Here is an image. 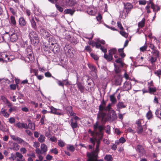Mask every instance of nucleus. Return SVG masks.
<instances>
[{
    "label": "nucleus",
    "instance_id": "f257e3e1",
    "mask_svg": "<svg viewBox=\"0 0 161 161\" xmlns=\"http://www.w3.org/2000/svg\"><path fill=\"white\" fill-rule=\"evenodd\" d=\"M90 141L93 144V146H94L95 144V142H97V144L96 145V148L95 150L93 151L92 153H90L94 157H96L98 155V153L99 152V147L100 144V141L97 140L96 138L94 136L93 138L90 139Z\"/></svg>",
    "mask_w": 161,
    "mask_h": 161
},
{
    "label": "nucleus",
    "instance_id": "f03ea898",
    "mask_svg": "<svg viewBox=\"0 0 161 161\" xmlns=\"http://www.w3.org/2000/svg\"><path fill=\"white\" fill-rule=\"evenodd\" d=\"M152 55L150 56L149 61L151 64H153L159 57V52L157 50H153L152 52Z\"/></svg>",
    "mask_w": 161,
    "mask_h": 161
},
{
    "label": "nucleus",
    "instance_id": "7ed1b4c3",
    "mask_svg": "<svg viewBox=\"0 0 161 161\" xmlns=\"http://www.w3.org/2000/svg\"><path fill=\"white\" fill-rule=\"evenodd\" d=\"M40 32L42 36L45 38H47L51 36H52L50 34L42 27H41Z\"/></svg>",
    "mask_w": 161,
    "mask_h": 161
},
{
    "label": "nucleus",
    "instance_id": "20e7f679",
    "mask_svg": "<svg viewBox=\"0 0 161 161\" xmlns=\"http://www.w3.org/2000/svg\"><path fill=\"white\" fill-rule=\"evenodd\" d=\"M107 118L108 120L111 121H113L117 118V115L114 109L108 112Z\"/></svg>",
    "mask_w": 161,
    "mask_h": 161
},
{
    "label": "nucleus",
    "instance_id": "39448f33",
    "mask_svg": "<svg viewBox=\"0 0 161 161\" xmlns=\"http://www.w3.org/2000/svg\"><path fill=\"white\" fill-rule=\"evenodd\" d=\"M29 19L32 27L35 30H36L37 28L35 20L38 21V19L36 17L31 16V17L29 18Z\"/></svg>",
    "mask_w": 161,
    "mask_h": 161
},
{
    "label": "nucleus",
    "instance_id": "423d86ee",
    "mask_svg": "<svg viewBox=\"0 0 161 161\" xmlns=\"http://www.w3.org/2000/svg\"><path fill=\"white\" fill-rule=\"evenodd\" d=\"M100 112L97 114L98 118L101 119L103 121L105 122L108 120V118H107V115L106 113L103 112V111H100Z\"/></svg>",
    "mask_w": 161,
    "mask_h": 161
},
{
    "label": "nucleus",
    "instance_id": "0eeeda50",
    "mask_svg": "<svg viewBox=\"0 0 161 161\" xmlns=\"http://www.w3.org/2000/svg\"><path fill=\"white\" fill-rule=\"evenodd\" d=\"M87 155L88 158L87 161H104L102 159L98 160L97 159V155L95 157L92 156V154L89 153H87Z\"/></svg>",
    "mask_w": 161,
    "mask_h": 161
},
{
    "label": "nucleus",
    "instance_id": "6e6552de",
    "mask_svg": "<svg viewBox=\"0 0 161 161\" xmlns=\"http://www.w3.org/2000/svg\"><path fill=\"white\" fill-rule=\"evenodd\" d=\"M26 54L27 56V58H28L30 61L33 60L34 58L32 56L33 53L31 48H27L26 50Z\"/></svg>",
    "mask_w": 161,
    "mask_h": 161
},
{
    "label": "nucleus",
    "instance_id": "1a4fd4ad",
    "mask_svg": "<svg viewBox=\"0 0 161 161\" xmlns=\"http://www.w3.org/2000/svg\"><path fill=\"white\" fill-rule=\"evenodd\" d=\"M29 36L31 40L34 39L37 41L39 40L37 34L35 31H31L29 35Z\"/></svg>",
    "mask_w": 161,
    "mask_h": 161
},
{
    "label": "nucleus",
    "instance_id": "9d476101",
    "mask_svg": "<svg viewBox=\"0 0 161 161\" xmlns=\"http://www.w3.org/2000/svg\"><path fill=\"white\" fill-rule=\"evenodd\" d=\"M49 107L51 110L50 111H49V113L58 115H60L62 114L61 113L58 111L59 109L54 108L52 106H49Z\"/></svg>",
    "mask_w": 161,
    "mask_h": 161
},
{
    "label": "nucleus",
    "instance_id": "9b49d317",
    "mask_svg": "<svg viewBox=\"0 0 161 161\" xmlns=\"http://www.w3.org/2000/svg\"><path fill=\"white\" fill-rule=\"evenodd\" d=\"M131 88V85L130 81H125L123 86V89L124 91H128Z\"/></svg>",
    "mask_w": 161,
    "mask_h": 161
},
{
    "label": "nucleus",
    "instance_id": "f8f14e48",
    "mask_svg": "<svg viewBox=\"0 0 161 161\" xmlns=\"http://www.w3.org/2000/svg\"><path fill=\"white\" fill-rule=\"evenodd\" d=\"M16 161H25V158H23V155L19 152L16 153Z\"/></svg>",
    "mask_w": 161,
    "mask_h": 161
},
{
    "label": "nucleus",
    "instance_id": "ddd939ff",
    "mask_svg": "<svg viewBox=\"0 0 161 161\" xmlns=\"http://www.w3.org/2000/svg\"><path fill=\"white\" fill-rule=\"evenodd\" d=\"M15 125L19 129H22L23 128L25 129H28V125L26 123H21L19 122L17 123Z\"/></svg>",
    "mask_w": 161,
    "mask_h": 161
},
{
    "label": "nucleus",
    "instance_id": "4468645a",
    "mask_svg": "<svg viewBox=\"0 0 161 161\" xmlns=\"http://www.w3.org/2000/svg\"><path fill=\"white\" fill-rule=\"evenodd\" d=\"M94 128L95 130L98 129L99 131L101 132L104 129V128L103 125H99L98 121H97L94 125Z\"/></svg>",
    "mask_w": 161,
    "mask_h": 161
},
{
    "label": "nucleus",
    "instance_id": "2eb2a0df",
    "mask_svg": "<svg viewBox=\"0 0 161 161\" xmlns=\"http://www.w3.org/2000/svg\"><path fill=\"white\" fill-rule=\"evenodd\" d=\"M88 66L90 69L92 71L94 72V77L96 78L97 77V70L95 67L93 65L91 64H88Z\"/></svg>",
    "mask_w": 161,
    "mask_h": 161
},
{
    "label": "nucleus",
    "instance_id": "dca6fc26",
    "mask_svg": "<svg viewBox=\"0 0 161 161\" xmlns=\"http://www.w3.org/2000/svg\"><path fill=\"white\" fill-rule=\"evenodd\" d=\"M18 39V36L16 32L14 31L10 35V39L12 42L16 41Z\"/></svg>",
    "mask_w": 161,
    "mask_h": 161
},
{
    "label": "nucleus",
    "instance_id": "f3484780",
    "mask_svg": "<svg viewBox=\"0 0 161 161\" xmlns=\"http://www.w3.org/2000/svg\"><path fill=\"white\" fill-rule=\"evenodd\" d=\"M130 10H125L124 9L120 12V16L123 19H125L128 15L129 13Z\"/></svg>",
    "mask_w": 161,
    "mask_h": 161
},
{
    "label": "nucleus",
    "instance_id": "a211bd4d",
    "mask_svg": "<svg viewBox=\"0 0 161 161\" xmlns=\"http://www.w3.org/2000/svg\"><path fill=\"white\" fill-rule=\"evenodd\" d=\"M70 125L72 128L74 130L75 128L78 127V122L74 121L73 119H71L70 120Z\"/></svg>",
    "mask_w": 161,
    "mask_h": 161
},
{
    "label": "nucleus",
    "instance_id": "6ab92c4d",
    "mask_svg": "<svg viewBox=\"0 0 161 161\" xmlns=\"http://www.w3.org/2000/svg\"><path fill=\"white\" fill-rule=\"evenodd\" d=\"M114 71L116 74H119L120 73L121 71V68L122 67L121 65L118 64L117 65L115 63H114Z\"/></svg>",
    "mask_w": 161,
    "mask_h": 161
},
{
    "label": "nucleus",
    "instance_id": "aec40b11",
    "mask_svg": "<svg viewBox=\"0 0 161 161\" xmlns=\"http://www.w3.org/2000/svg\"><path fill=\"white\" fill-rule=\"evenodd\" d=\"M9 23L12 26H15L16 25V22L15 17L13 16H11L9 19Z\"/></svg>",
    "mask_w": 161,
    "mask_h": 161
},
{
    "label": "nucleus",
    "instance_id": "412c9836",
    "mask_svg": "<svg viewBox=\"0 0 161 161\" xmlns=\"http://www.w3.org/2000/svg\"><path fill=\"white\" fill-rule=\"evenodd\" d=\"M1 99L4 102V103L7 105L8 107H11L12 104L8 99L4 96H1Z\"/></svg>",
    "mask_w": 161,
    "mask_h": 161
},
{
    "label": "nucleus",
    "instance_id": "4be33fe9",
    "mask_svg": "<svg viewBox=\"0 0 161 161\" xmlns=\"http://www.w3.org/2000/svg\"><path fill=\"white\" fill-rule=\"evenodd\" d=\"M117 109L119 111L120 109L125 108L126 105L124 104L123 102H119L118 103L117 105Z\"/></svg>",
    "mask_w": 161,
    "mask_h": 161
},
{
    "label": "nucleus",
    "instance_id": "5701e85b",
    "mask_svg": "<svg viewBox=\"0 0 161 161\" xmlns=\"http://www.w3.org/2000/svg\"><path fill=\"white\" fill-rule=\"evenodd\" d=\"M150 3L151 8L153 9V11L154 12H157L160 10V8L158 6L154 5L153 3L151 2H150Z\"/></svg>",
    "mask_w": 161,
    "mask_h": 161
},
{
    "label": "nucleus",
    "instance_id": "b1692460",
    "mask_svg": "<svg viewBox=\"0 0 161 161\" xmlns=\"http://www.w3.org/2000/svg\"><path fill=\"white\" fill-rule=\"evenodd\" d=\"M19 24L21 26H25L26 25V21L24 19L23 17H21L19 19Z\"/></svg>",
    "mask_w": 161,
    "mask_h": 161
},
{
    "label": "nucleus",
    "instance_id": "393cba45",
    "mask_svg": "<svg viewBox=\"0 0 161 161\" xmlns=\"http://www.w3.org/2000/svg\"><path fill=\"white\" fill-rule=\"evenodd\" d=\"M136 150L137 152L142 154L144 153L145 151L143 147L141 145H138L136 147Z\"/></svg>",
    "mask_w": 161,
    "mask_h": 161
},
{
    "label": "nucleus",
    "instance_id": "a878e982",
    "mask_svg": "<svg viewBox=\"0 0 161 161\" xmlns=\"http://www.w3.org/2000/svg\"><path fill=\"white\" fill-rule=\"evenodd\" d=\"M2 58H3L4 60L6 62L11 60L9 58L8 55L5 53L2 54Z\"/></svg>",
    "mask_w": 161,
    "mask_h": 161
},
{
    "label": "nucleus",
    "instance_id": "bb28decb",
    "mask_svg": "<svg viewBox=\"0 0 161 161\" xmlns=\"http://www.w3.org/2000/svg\"><path fill=\"white\" fill-rule=\"evenodd\" d=\"M0 113L3 114V115L5 117L8 118L9 116V114L6 112V110L3 108L1 109Z\"/></svg>",
    "mask_w": 161,
    "mask_h": 161
},
{
    "label": "nucleus",
    "instance_id": "cd10ccee",
    "mask_svg": "<svg viewBox=\"0 0 161 161\" xmlns=\"http://www.w3.org/2000/svg\"><path fill=\"white\" fill-rule=\"evenodd\" d=\"M104 159L106 161H112L113 160V158L111 155L107 154L105 156Z\"/></svg>",
    "mask_w": 161,
    "mask_h": 161
},
{
    "label": "nucleus",
    "instance_id": "c85d7f7f",
    "mask_svg": "<svg viewBox=\"0 0 161 161\" xmlns=\"http://www.w3.org/2000/svg\"><path fill=\"white\" fill-rule=\"evenodd\" d=\"M106 102L103 100L101 102V104L100 105L99 107V110L100 111H103L104 108L105 107L106 104Z\"/></svg>",
    "mask_w": 161,
    "mask_h": 161
},
{
    "label": "nucleus",
    "instance_id": "c756f323",
    "mask_svg": "<svg viewBox=\"0 0 161 161\" xmlns=\"http://www.w3.org/2000/svg\"><path fill=\"white\" fill-rule=\"evenodd\" d=\"M75 10L74 9H67L64 10V12L65 14H69L71 15H72Z\"/></svg>",
    "mask_w": 161,
    "mask_h": 161
},
{
    "label": "nucleus",
    "instance_id": "7c9ffc66",
    "mask_svg": "<svg viewBox=\"0 0 161 161\" xmlns=\"http://www.w3.org/2000/svg\"><path fill=\"white\" fill-rule=\"evenodd\" d=\"M143 122L144 120L142 119H139L137 120L136 122V127L142 126V124H143Z\"/></svg>",
    "mask_w": 161,
    "mask_h": 161
},
{
    "label": "nucleus",
    "instance_id": "2f4dec72",
    "mask_svg": "<svg viewBox=\"0 0 161 161\" xmlns=\"http://www.w3.org/2000/svg\"><path fill=\"white\" fill-rule=\"evenodd\" d=\"M133 8L132 5L129 3H127L124 5V9L125 10H130Z\"/></svg>",
    "mask_w": 161,
    "mask_h": 161
},
{
    "label": "nucleus",
    "instance_id": "473e14b6",
    "mask_svg": "<svg viewBox=\"0 0 161 161\" xmlns=\"http://www.w3.org/2000/svg\"><path fill=\"white\" fill-rule=\"evenodd\" d=\"M41 148L43 153H45L47 150V147L46 145L44 144H41Z\"/></svg>",
    "mask_w": 161,
    "mask_h": 161
},
{
    "label": "nucleus",
    "instance_id": "72a5a7b5",
    "mask_svg": "<svg viewBox=\"0 0 161 161\" xmlns=\"http://www.w3.org/2000/svg\"><path fill=\"white\" fill-rule=\"evenodd\" d=\"M112 105L111 103H109L106 107H105L104 108L103 110L106 111H108V112L111 111V110H113V109L111 108Z\"/></svg>",
    "mask_w": 161,
    "mask_h": 161
},
{
    "label": "nucleus",
    "instance_id": "f704fd0d",
    "mask_svg": "<svg viewBox=\"0 0 161 161\" xmlns=\"http://www.w3.org/2000/svg\"><path fill=\"white\" fill-rule=\"evenodd\" d=\"M110 99L112 102L111 104H115L117 102V100L114 95H111L110 96Z\"/></svg>",
    "mask_w": 161,
    "mask_h": 161
},
{
    "label": "nucleus",
    "instance_id": "c9c22d12",
    "mask_svg": "<svg viewBox=\"0 0 161 161\" xmlns=\"http://www.w3.org/2000/svg\"><path fill=\"white\" fill-rule=\"evenodd\" d=\"M77 87L79 90L81 92H84V87L81 84L80 82H78L77 84Z\"/></svg>",
    "mask_w": 161,
    "mask_h": 161
},
{
    "label": "nucleus",
    "instance_id": "e433bc0d",
    "mask_svg": "<svg viewBox=\"0 0 161 161\" xmlns=\"http://www.w3.org/2000/svg\"><path fill=\"white\" fill-rule=\"evenodd\" d=\"M52 77L56 80V82L58 84L59 86H62L63 88H64V83L63 82V80H62V81H61L59 80L56 79L53 76H52Z\"/></svg>",
    "mask_w": 161,
    "mask_h": 161
},
{
    "label": "nucleus",
    "instance_id": "4c0bfd02",
    "mask_svg": "<svg viewBox=\"0 0 161 161\" xmlns=\"http://www.w3.org/2000/svg\"><path fill=\"white\" fill-rule=\"evenodd\" d=\"M19 148V146L18 144L15 143H13L12 149L14 150L18 151Z\"/></svg>",
    "mask_w": 161,
    "mask_h": 161
},
{
    "label": "nucleus",
    "instance_id": "58836bf2",
    "mask_svg": "<svg viewBox=\"0 0 161 161\" xmlns=\"http://www.w3.org/2000/svg\"><path fill=\"white\" fill-rule=\"evenodd\" d=\"M145 19L143 18L142 20L138 24V26L140 28H142L144 26Z\"/></svg>",
    "mask_w": 161,
    "mask_h": 161
},
{
    "label": "nucleus",
    "instance_id": "ea45409f",
    "mask_svg": "<svg viewBox=\"0 0 161 161\" xmlns=\"http://www.w3.org/2000/svg\"><path fill=\"white\" fill-rule=\"evenodd\" d=\"M157 117L161 119V109H157L155 112Z\"/></svg>",
    "mask_w": 161,
    "mask_h": 161
},
{
    "label": "nucleus",
    "instance_id": "a19ab883",
    "mask_svg": "<svg viewBox=\"0 0 161 161\" xmlns=\"http://www.w3.org/2000/svg\"><path fill=\"white\" fill-rule=\"evenodd\" d=\"M58 145L61 147H63L65 145V142L62 140H58Z\"/></svg>",
    "mask_w": 161,
    "mask_h": 161
},
{
    "label": "nucleus",
    "instance_id": "79ce46f5",
    "mask_svg": "<svg viewBox=\"0 0 161 161\" xmlns=\"http://www.w3.org/2000/svg\"><path fill=\"white\" fill-rule=\"evenodd\" d=\"M28 128H29L31 130H35V125L34 123L30 122L28 125Z\"/></svg>",
    "mask_w": 161,
    "mask_h": 161
},
{
    "label": "nucleus",
    "instance_id": "37998d69",
    "mask_svg": "<svg viewBox=\"0 0 161 161\" xmlns=\"http://www.w3.org/2000/svg\"><path fill=\"white\" fill-rule=\"evenodd\" d=\"M67 149L68 150L72 152H73L75 150V148L74 146L71 145H68L67 146Z\"/></svg>",
    "mask_w": 161,
    "mask_h": 161
},
{
    "label": "nucleus",
    "instance_id": "c03bdc74",
    "mask_svg": "<svg viewBox=\"0 0 161 161\" xmlns=\"http://www.w3.org/2000/svg\"><path fill=\"white\" fill-rule=\"evenodd\" d=\"M136 131L138 134H141L143 131V128L142 126L136 127Z\"/></svg>",
    "mask_w": 161,
    "mask_h": 161
},
{
    "label": "nucleus",
    "instance_id": "a18cd8bd",
    "mask_svg": "<svg viewBox=\"0 0 161 161\" xmlns=\"http://www.w3.org/2000/svg\"><path fill=\"white\" fill-rule=\"evenodd\" d=\"M45 139L46 138L44 135H41L38 138V140L40 142L42 143L45 142Z\"/></svg>",
    "mask_w": 161,
    "mask_h": 161
},
{
    "label": "nucleus",
    "instance_id": "49530a36",
    "mask_svg": "<svg viewBox=\"0 0 161 161\" xmlns=\"http://www.w3.org/2000/svg\"><path fill=\"white\" fill-rule=\"evenodd\" d=\"M67 4L70 6H73L75 3V2L73 0H67Z\"/></svg>",
    "mask_w": 161,
    "mask_h": 161
},
{
    "label": "nucleus",
    "instance_id": "de8ad7c7",
    "mask_svg": "<svg viewBox=\"0 0 161 161\" xmlns=\"http://www.w3.org/2000/svg\"><path fill=\"white\" fill-rule=\"evenodd\" d=\"M148 89L150 93H153L156 91V89L155 87H149Z\"/></svg>",
    "mask_w": 161,
    "mask_h": 161
},
{
    "label": "nucleus",
    "instance_id": "09e8293b",
    "mask_svg": "<svg viewBox=\"0 0 161 161\" xmlns=\"http://www.w3.org/2000/svg\"><path fill=\"white\" fill-rule=\"evenodd\" d=\"M88 13L91 15H94L95 14V12L93 9L89 8L87 10Z\"/></svg>",
    "mask_w": 161,
    "mask_h": 161
},
{
    "label": "nucleus",
    "instance_id": "8fccbe9b",
    "mask_svg": "<svg viewBox=\"0 0 161 161\" xmlns=\"http://www.w3.org/2000/svg\"><path fill=\"white\" fill-rule=\"evenodd\" d=\"M147 46L146 44H145L144 46L141 47L140 48V50L142 52H144L145 51L147 50Z\"/></svg>",
    "mask_w": 161,
    "mask_h": 161
},
{
    "label": "nucleus",
    "instance_id": "3c124183",
    "mask_svg": "<svg viewBox=\"0 0 161 161\" xmlns=\"http://www.w3.org/2000/svg\"><path fill=\"white\" fill-rule=\"evenodd\" d=\"M152 114L151 111L149 110L146 116L148 119H150L152 117Z\"/></svg>",
    "mask_w": 161,
    "mask_h": 161
},
{
    "label": "nucleus",
    "instance_id": "603ef678",
    "mask_svg": "<svg viewBox=\"0 0 161 161\" xmlns=\"http://www.w3.org/2000/svg\"><path fill=\"white\" fill-rule=\"evenodd\" d=\"M16 158V155L13 153H11L10 156L9 158V159L10 160H14Z\"/></svg>",
    "mask_w": 161,
    "mask_h": 161
},
{
    "label": "nucleus",
    "instance_id": "864d4df0",
    "mask_svg": "<svg viewBox=\"0 0 161 161\" xmlns=\"http://www.w3.org/2000/svg\"><path fill=\"white\" fill-rule=\"evenodd\" d=\"M117 52V50L116 48H114L110 49L109 51V53L113 55V54H115Z\"/></svg>",
    "mask_w": 161,
    "mask_h": 161
},
{
    "label": "nucleus",
    "instance_id": "5fc2aeb1",
    "mask_svg": "<svg viewBox=\"0 0 161 161\" xmlns=\"http://www.w3.org/2000/svg\"><path fill=\"white\" fill-rule=\"evenodd\" d=\"M105 131L106 133L108 134H110V127L109 125H107L105 128Z\"/></svg>",
    "mask_w": 161,
    "mask_h": 161
},
{
    "label": "nucleus",
    "instance_id": "6e6d98bb",
    "mask_svg": "<svg viewBox=\"0 0 161 161\" xmlns=\"http://www.w3.org/2000/svg\"><path fill=\"white\" fill-rule=\"evenodd\" d=\"M57 9L60 12H62L64 10L63 8L61 7V6H59V5L56 4L55 5Z\"/></svg>",
    "mask_w": 161,
    "mask_h": 161
},
{
    "label": "nucleus",
    "instance_id": "4d7b16f0",
    "mask_svg": "<svg viewBox=\"0 0 161 161\" xmlns=\"http://www.w3.org/2000/svg\"><path fill=\"white\" fill-rule=\"evenodd\" d=\"M118 51L120 53V56L122 58H123L125 56V55L124 53H123V49H120L118 50Z\"/></svg>",
    "mask_w": 161,
    "mask_h": 161
},
{
    "label": "nucleus",
    "instance_id": "13d9d810",
    "mask_svg": "<svg viewBox=\"0 0 161 161\" xmlns=\"http://www.w3.org/2000/svg\"><path fill=\"white\" fill-rule=\"evenodd\" d=\"M115 62L116 63H119L120 64L119 65H121L122 67H123V65H124L121 62V58H119L118 59H116L115 60Z\"/></svg>",
    "mask_w": 161,
    "mask_h": 161
},
{
    "label": "nucleus",
    "instance_id": "bf43d9fd",
    "mask_svg": "<svg viewBox=\"0 0 161 161\" xmlns=\"http://www.w3.org/2000/svg\"><path fill=\"white\" fill-rule=\"evenodd\" d=\"M35 151L36 153L39 155H40V154H42L43 153L42 150H40L39 148H36Z\"/></svg>",
    "mask_w": 161,
    "mask_h": 161
},
{
    "label": "nucleus",
    "instance_id": "052dcab7",
    "mask_svg": "<svg viewBox=\"0 0 161 161\" xmlns=\"http://www.w3.org/2000/svg\"><path fill=\"white\" fill-rule=\"evenodd\" d=\"M154 73L157 76L159 77V79L160 78V75H161V70H158L156 71H155Z\"/></svg>",
    "mask_w": 161,
    "mask_h": 161
},
{
    "label": "nucleus",
    "instance_id": "680f3d73",
    "mask_svg": "<svg viewBox=\"0 0 161 161\" xmlns=\"http://www.w3.org/2000/svg\"><path fill=\"white\" fill-rule=\"evenodd\" d=\"M91 57L93 58L95 60H97L99 59L98 57L96 54L93 53H91Z\"/></svg>",
    "mask_w": 161,
    "mask_h": 161
},
{
    "label": "nucleus",
    "instance_id": "e2e57ef3",
    "mask_svg": "<svg viewBox=\"0 0 161 161\" xmlns=\"http://www.w3.org/2000/svg\"><path fill=\"white\" fill-rule=\"evenodd\" d=\"M45 119V116L44 115H42L41 118L40 123H41L42 125L44 124V120Z\"/></svg>",
    "mask_w": 161,
    "mask_h": 161
},
{
    "label": "nucleus",
    "instance_id": "0e129e2a",
    "mask_svg": "<svg viewBox=\"0 0 161 161\" xmlns=\"http://www.w3.org/2000/svg\"><path fill=\"white\" fill-rule=\"evenodd\" d=\"M9 122L11 124L14 123L15 119L14 117H11L9 119Z\"/></svg>",
    "mask_w": 161,
    "mask_h": 161
},
{
    "label": "nucleus",
    "instance_id": "69168bd1",
    "mask_svg": "<svg viewBox=\"0 0 161 161\" xmlns=\"http://www.w3.org/2000/svg\"><path fill=\"white\" fill-rule=\"evenodd\" d=\"M50 151L51 153H53L55 154H58V152L56 148H55L54 149H52L50 150Z\"/></svg>",
    "mask_w": 161,
    "mask_h": 161
},
{
    "label": "nucleus",
    "instance_id": "338daca9",
    "mask_svg": "<svg viewBox=\"0 0 161 161\" xmlns=\"http://www.w3.org/2000/svg\"><path fill=\"white\" fill-rule=\"evenodd\" d=\"M120 34L121 35L123 36L126 37L128 36L127 34L123 31H120Z\"/></svg>",
    "mask_w": 161,
    "mask_h": 161
},
{
    "label": "nucleus",
    "instance_id": "774afa93",
    "mask_svg": "<svg viewBox=\"0 0 161 161\" xmlns=\"http://www.w3.org/2000/svg\"><path fill=\"white\" fill-rule=\"evenodd\" d=\"M49 140L52 142H56L57 141V138L54 136H52L50 138Z\"/></svg>",
    "mask_w": 161,
    "mask_h": 161
}]
</instances>
